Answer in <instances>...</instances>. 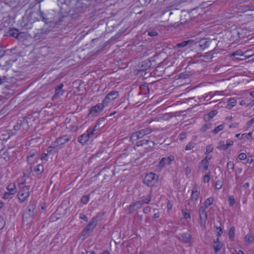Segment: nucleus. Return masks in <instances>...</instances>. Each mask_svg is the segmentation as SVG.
<instances>
[{
  "label": "nucleus",
  "mask_w": 254,
  "mask_h": 254,
  "mask_svg": "<svg viewBox=\"0 0 254 254\" xmlns=\"http://www.w3.org/2000/svg\"><path fill=\"white\" fill-rule=\"evenodd\" d=\"M7 190L11 193L14 194L16 192V186L14 184H10L7 187Z\"/></svg>",
  "instance_id": "30"
},
{
  "label": "nucleus",
  "mask_w": 254,
  "mask_h": 254,
  "mask_svg": "<svg viewBox=\"0 0 254 254\" xmlns=\"http://www.w3.org/2000/svg\"><path fill=\"white\" fill-rule=\"evenodd\" d=\"M119 95V92L117 91H112L109 93L103 100V103L105 105H107L110 102L115 100L117 99Z\"/></svg>",
  "instance_id": "12"
},
{
  "label": "nucleus",
  "mask_w": 254,
  "mask_h": 254,
  "mask_svg": "<svg viewBox=\"0 0 254 254\" xmlns=\"http://www.w3.org/2000/svg\"><path fill=\"white\" fill-rule=\"evenodd\" d=\"M177 237L184 243H189L191 240V235L189 233L179 234Z\"/></svg>",
  "instance_id": "16"
},
{
  "label": "nucleus",
  "mask_w": 254,
  "mask_h": 254,
  "mask_svg": "<svg viewBox=\"0 0 254 254\" xmlns=\"http://www.w3.org/2000/svg\"><path fill=\"white\" fill-rule=\"evenodd\" d=\"M213 150V147L212 145H209L206 146V154H209Z\"/></svg>",
  "instance_id": "54"
},
{
  "label": "nucleus",
  "mask_w": 254,
  "mask_h": 254,
  "mask_svg": "<svg viewBox=\"0 0 254 254\" xmlns=\"http://www.w3.org/2000/svg\"><path fill=\"white\" fill-rule=\"evenodd\" d=\"M230 57L233 58L232 62L234 63L243 61L242 64L254 62V57L251 56L245 55L241 50H237L232 53Z\"/></svg>",
  "instance_id": "2"
},
{
  "label": "nucleus",
  "mask_w": 254,
  "mask_h": 254,
  "mask_svg": "<svg viewBox=\"0 0 254 254\" xmlns=\"http://www.w3.org/2000/svg\"><path fill=\"white\" fill-rule=\"evenodd\" d=\"M224 128V126L223 124L220 125L217 127H216L213 130L212 133L214 134L218 133L219 131L222 130Z\"/></svg>",
  "instance_id": "35"
},
{
  "label": "nucleus",
  "mask_w": 254,
  "mask_h": 254,
  "mask_svg": "<svg viewBox=\"0 0 254 254\" xmlns=\"http://www.w3.org/2000/svg\"><path fill=\"white\" fill-rule=\"evenodd\" d=\"M55 147L53 146H49L47 148V151L49 153H53L55 151Z\"/></svg>",
  "instance_id": "62"
},
{
  "label": "nucleus",
  "mask_w": 254,
  "mask_h": 254,
  "mask_svg": "<svg viewBox=\"0 0 254 254\" xmlns=\"http://www.w3.org/2000/svg\"><path fill=\"white\" fill-rule=\"evenodd\" d=\"M253 237L252 235L248 234L245 237V241L249 244L252 243Z\"/></svg>",
  "instance_id": "46"
},
{
  "label": "nucleus",
  "mask_w": 254,
  "mask_h": 254,
  "mask_svg": "<svg viewBox=\"0 0 254 254\" xmlns=\"http://www.w3.org/2000/svg\"><path fill=\"white\" fill-rule=\"evenodd\" d=\"M210 178V175L209 173H206L204 176H203V182L204 183H208L209 182Z\"/></svg>",
  "instance_id": "51"
},
{
  "label": "nucleus",
  "mask_w": 254,
  "mask_h": 254,
  "mask_svg": "<svg viewBox=\"0 0 254 254\" xmlns=\"http://www.w3.org/2000/svg\"><path fill=\"white\" fill-rule=\"evenodd\" d=\"M225 66L224 65L217 64L216 66L214 67V71H215V70H219L220 68H225Z\"/></svg>",
  "instance_id": "63"
},
{
  "label": "nucleus",
  "mask_w": 254,
  "mask_h": 254,
  "mask_svg": "<svg viewBox=\"0 0 254 254\" xmlns=\"http://www.w3.org/2000/svg\"><path fill=\"white\" fill-rule=\"evenodd\" d=\"M37 202L36 201H30L27 210L23 214V220H27L29 218H32L35 214V209Z\"/></svg>",
  "instance_id": "4"
},
{
  "label": "nucleus",
  "mask_w": 254,
  "mask_h": 254,
  "mask_svg": "<svg viewBox=\"0 0 254 254\" xmlns=\"http://www.w3.org/2000/svg\"><path fill=\"white\" fill-rule=\"evenodd\" d=\"M71 139V136L67 135H64L58 138L55 141L56 146H61L68 142Z\"/></svg>",
  "instance_id": "17"
},
{
  "label": "nucleus",
  "mask_w": 254,
  "mask_h": 254,
  "mask_svg": "<svg viewBox=\"0 0 254 254\" xmlns=\"http://www.w3.org/2000/svg\"><path fill=\"white\" fill-rule=\"evenodd\" d=\"M233 141L228 140L226 141V144H223L220 146V148L224 150H227L230 146L233 145Z\"/></svg>",
  "instance_id": "27"
},
{
  "label": "nucleus",
  "mask_w": 254,
  "mask_h": 254,
  "mask_svg": "<svg viewBox=\"0 0 254 254\" xmlns=\"http://www.w3.org/2000/svg\"><path fill=\"white\" fill-rule=\"evenodd\" d=\"M159 217H160V213L159 212H157L154 214L152 219L153 221H154L157 218H158Z\"/></svg>",
  "instance_id": "64"
},
{
  "label": "nucleus",
  "mask_w": 254,
  "mask_h": 254,
  "mask_svg": "<svg viewBox=\"0 0 254 254\" xmlns=\"http://www.w3.org/2000/svg\"><path fill=\"white\" fill-rule=\"evenodd\" d=\"M94 130H93L91 128L89 127L86 131L87 134H89V137H91L94 134Z\"/></svg>",
  "instance_id": "55"
},
{
  "label": "nucleus",
  "mask_w": 254,
  "mask_h": 254,
  "mask_svg": "<svg viewBox=\"0 0 254 254\" xmlns=\"http://www.w3.org/2000/svg\"><path fill=\"white\" fill-rule=\"evenodd\" d=\"M192 74V72H184L180 73L178 78L185 79Z\"/></svg>",
  "instance_id": "34"
},
{
  "label": "nucleus",
  "mask_w": 254,
  "mask_h": 254,
  "mask_svg": "<svg viewBox=\"0 0 254 254\" xmlns=\"http://www.w3.org/2000/svg\"><path fill=\"white\" fill-rule=\"evenodd\" d=\"M183 216L184 218L186 219H190V213L187 211L183 210L182 211Z\"/></svg>",
  "instance_id": "53"
},
{
  "label": "nucleus",
  "mask_w": 254,
  "mask_h": 254,
  "mask_svg": "<svg viewBox=\"0 0 254 254\" xmlns=\"http://www.w3.org/2000/svg\"><path fill=\"white\" fill-rule=\"evenodd\" d=\"M194 143L193 142H190L189 143H188L187 146H186V148H185V150H190L192 148H193L194 147Z\"/></svg>",
  "instance_id": "56"
},
{
  "label": "nucleus",
  "mask_w": 254,
  "mask_h": 254,
  "mask_svg": "<svg viewBox=\"0 0 254 254\" xmlns=\"http://www.w3.org/2000/svg\"><path fill=\"white\" fill-rule=\"evenodd\" d=\"M88 9V5L83 0H78L74 8L75 12L77 13H84Z\"/></svg>",
  "instance_id": "10"
},
{
  "label": "nucleus",
  "mask_w": 254,
  "mask_h": 254,
  "mask_svg": "<svg viewBox=\"0 0 254 254\" xmlns=\"http://www.w3.org/2000/svg\"><path fill=\"white\" fill-rule=\"evenodd\" d=\"M12 194H13L11 193V192H5L3 194V198L5 199H9L11 197V195Z\"/></svg>",
  "instance_id": "57"
},
{
  "label": "nucleus",
  "mask_w": 254,
  "mask_h": 254,
  "mask_svg": "<svg viewBox=\"0 0 254 254\" xmlns=\"http://www.w3.org/2000/svg\"><path fill=\"white\" fill-rule=\"evenodd\" d=\"M140 93L137 92H130L128 94V99L129 102L133 104H136L137 102H139V96Z\"/></svg>",
  "instance_id": "19"
},
{
  "label": "nucleus",
  "mask_w": 254,
  "mask_h": 254,
  "mask_svg": "<svg viewBox=\"0 0 254 254\" xmlns=\"http://www.w3.org/2000/svg\"><path fill=\"white\" fill-rule=\"evenodd\" d=\"M227 168L228 170H231V171H229V173L231 174L232 172L234 171L235 164L233 161H229L227 164Z\"/></svg>",
  "instance_id": "33"
},
{
  "label": "nucleus",
  "mask_w": 254,
  "mask_h": 254,
  "mask_svg": "<svg viewBox=\"0 0 254 254\" xmlns=\"http://www.w3.org/2000/svg\"><path fill=\"white\" fill-rule=\"evenodd\" d=\"M140 92L138 93L140 94L146 95L149 93V89L148 85H142L140 86Z\"/></svg>",
  "instance_id": "26"
},
{
  "label": "nucleus",
  "mask_w": 254,
  "mask_h": 254,
  "mask_svg": "<svg viewBox=\"0 0 254 254\" xmlns=\"http://www.w3.org/2000/svg\"><path fill=\"white\" fill-rule=\"evenodd\" d=\"M151 211V208L149 206H146L143 208V211L145 214L149 213Z\"/></svg>",
  "instance_id": "61"
},
{
  "label": "nucleus",
  "mask_w": 254,
  "mask_h": 254,
  "mask_svg": "<svg viewBox=\"0 0 254 254\" xmlns=\"http://www.w3.org/2000/svg\"><path fill=\"white\" fill-rule=\"evenodd\" d=\"M224 65L225 66V68H220L219 70H215L214 72H216L218 74H222L223 73L225 72L227 70H229V69H227V66L229 65V64H224Z\"/></svg>",
  "instance_id": "41"
},
{
  "label": "nucleus",
  "mask_w": 254,
  "mask_h": 254,
  "mask_svg": "<svg viewBox=\"0 0 254 254\" xmlns=\"http://www.w3.org/2000/svg\"><path fill=\"white\" fill-rule=\"evenodd\" d=\"M159 177L152 172L148 173L143 179V184L148 187H152L158 182Z\"/></svg>",
  "instance_id": "5"
},
{
  "label": "nucleus",
  "mask_w": 254,
  "mask_h": 254,
  "mask_svg": "<svg viewBox=\"0 0 254 254\" xmlns=\"http://www.w3.org/2000/svg\"><path fill=\"white\" fill-rule=\"evenodd\" d=\"M140 130L141 131V132L144 136L150 134L152 131V129L150 127H147V128H143V129H140Z\"/></svg>",
  "instance_id": "37"
},
{
  "label": "nucleus",
  "mask_w": 254,
  "mask_h": 254,
  "mask_svg": "<svg viewBox=\"0 0 254 254\" xmlns=\"http://www.w3.org/2000/svg\"><path fill=\"white\" fill-rule=\"evenodd\" d=\"M199 194L200 191L197 190V187L194 186L191 190L190 200L193 203H195L198 199Z\"/></svg>",
  "instance_id": "20"
},
{
  "label": "nucleus",
  "mask_w": 254,
  "mask_h": 254,
  "mask_svg": "<svg viewBox=\"0 0 254 254\" xmlns=\"http://www.w3.org/2000/svg\"><path fill=\"white\" fill-rule=\"evenodd\" d=\"M144 136L140 130L132 133L130 137V140L132 142L142 138Z\"/></svg>",
  "instance_id": "21"
},
{
  "label": "nucleus",
  "mask_w": 254,
  "mask_h": 254,
  "mask_svg": "<svg viewBox=\"0 0 254 254\" xmlns=\"http://www.w3.org/2000/svg\"><path fill=\"white\" fill-rule=\"evenodd\" d=\"M19 125H20V127L24 126H28V122L26 120L23 119L22 120H19L17 122Z\"/></svg>",
  "instance_id": "45"
},
{
  "label": "nucleus",
  "mask_w": 254,
  "mask_h": 254,
  "mask_svg": "<svg viewBox=\"0 0 254 254\" xmlns=\"http://www.w3.org/2000/svg\"><path fill=\"white\" fill-rule=\"evenodd\" d=\"M96 157L97 160L100 161L101 163H104L109 158V154L106 151L102 150L96 154Z\"/></svg>",
  "instance_id": "14"
},
{
  "label": "nucleus",
  "mask_w": 254,
  "mask_h": 254,
  "mask_svg": "<svg viewBox=\"0 0 254 254\" xmlns=\"http://www.w3.org/2000/svg\"><path fill=\"white\" fill-rule=\"evenodd\" d=\"M217 114V111L216 110L211 111L207 115L204 116V119L205 121H209L216 115Z\"/></svg>",
  "instance_id": "25"
},
{
  "label": "nucleus",
  "mask_w": 254,
  "mask_h": 254,
  "mask_svg": "<svg viewBox=\"0 0 254 254\" xmlns=\"http://www.w3.org/2000/svg\"><path fill=\"white\" fill-rule=\"evenodd\" d=\"M148 34L151 37H154L157 36L158 35V33L155 30H151L150 31H148Z\"/></svg>",
  "instance_id": "59"
},
{
  "label": "nucleus",
  "mask_w": 254,
  "mask_h": 254,
  "mask_svg": "<svg viewBox=\"0 0 254 254\" xmlns=\"http://www.w3.org/2000/svg\"><path fill=\"white\" fill-rule=\"evenodd\" d=\"M27 16L26 17L27 20V23H22V26L26 27V28H29V23L31 24L36 21L42 20L46 24L52 23L54 20V17L50 13L47 14L40 10L39 8L36 10H32L30 11H27Z\"/></svg>",
  "instance_id": "1"
},
{
  "label": "nucleus",
  "mask_w": 254,
  "mask_h": 254,
  "mask_svg": "<svg viewBox=\"0 0 254 254\" xmlns=\"http://www.w3.org/2000/svg\"><path fill=\"white\" fill-rule=\"evenodd\" d=\"M211 123H207L205 125H204L202 126V127L200 128V131L202 132H205L207 129H209L211 127Z\"/></svg>",
  "instance_id": "38"
},
{
  "label": "nucleus",
  "mask_w": 254,
  "mask_h": 254,
  "mask_svg": "<svg viewBox=\"0 0 254 254\" xmlns=\"http://www.w3.org/2000/svg\"><path fill=\"white\" fill-rule=\"evenodd\" d=\"M89 200V195H84L81 198V202L83 204H87Z\"/></svg>",
  "instance_id": "42"
},
{
  "label": "nucleus",
  "mask_w": 254,
  "mask_h": 254,
  "mask_svg": "<svg viewBox=\"0 0 254 254\" xmlns=\"http://www.w3.org/2000/svg\"><path fill=\"white\" fill-rule=\"evenodd\" d=\"M237 103L236 100L234 98L229 99L228 100V105H231V107H234Z\"/></svg>",
  "instance_id": "48"
},
{
  "label": "nucleus",
  "mask_w": 254,
  "mask_h": 254,
  "mask_svg": "<svg viewBox=\"0 0 254 254\" xmlns=\"http://www.w3.org/2000/svg\"><path fill=\"white\" fill-rule=\"evenodd\" d=\"M135 210L136 208L134 207L132 203L128 206V213L130 214H132Z\"/></svg>",
  "instance_id": "44"
},
{
  "label": "nucleus",
  "mask_w": 254,
  "mask_h": 254,
  "mask_svg": "<svg viewBox=\"0 0 254 254\" xmlns=\"http://www.w3.org/2000/svg\"><path fill=\"white\" fill-rule=\"evenodd\" d=\"M197 43L195 42L194 40H189L188 41H184L182 42L181 43L177 44L174 46V49H178L181 48H183L186 46H189L190 47L192 46L193 45L196 44Z\"/></svg>",
  "instance_id": "18"
},
{
  "label": "nucleus",
  "mask_w": 254,
  "mask_h": 254,
  "mask_svg": "<svg viewBox=\"0 0 254 254\" xmlns=\"http://www.w3.org/2000/svg\"><path fill=\"white\" fill-rule=\"evenodd\" d=\"M9 35L13 37L16 38V33H18V31L16 29L9 30Z\"/></svg>",
  "instance_id": "52"
},
{
  "label": "nucleus",
  "mask_w": 254,
  "mask_h": 254,
  "mask_svg": "<svg viewBox=\"0 0 254 254\" xmlns=\"http://www.w3.org/2000/svg\"><path fill=\"white\" fill-rule=\"evenodd\" d=\"M105 104L103 103V101L101 103H98L95 106H92L90 109L89 114L95 115V114L100 113L104 108Z\"/></svg>",
  "instance_id": "13"
},
{
  "label": "nucleus",
  "mask_w": 254,
  "mask_h": 254,
  "mask_svg": "<svg viewBox=\"0 0 254 254\" xmlns=\"http://www.w3.org/2000/svg\"><path fill=\"white\" fill-rule=\"evenodd\" d=\"M207 208L199 205L198 213L200 219V225L204 229L205 228L206 223L207 219V214L206 211Z\"/></svg>",
  "instance_id": "7"
},
{
  "label": "nucleus",
  "mask_w": 254,
  "mask_h": 254,
  "mask_svg": "<svg viewBox=\"0 0 254 254\" xmlns=\"http://www.w3.org/2000/svg\"><path fill=\"white\" fill-rule=\"evenodd\" d=\"M211 158H208L207 156H206L203 159H202L200 161L199 164V168H200V166H202L204 171H207L208 169V161Z\"/></svg>",
  "instance_id": "24"
},
{
  "label": "nucleus",
  "mask_w": 254,
  "mask_h": 254,
  "mask_svg": "<svg viewBox=\"0 0 254 254\" xmlns=\"http://www.w3.org/2000/svg\"><path fill=\"white\" fill-rule=\"evenodd\" d=\"M229 204L231 206H233L235 203V199L233 195H230L228 198Z\"/></svg>",
  "instance_id": "47"
},
{
  "label": "nucleus",
  "mask_w": 254,
  "mask_h": 254,
  "mask_svg": "<svg viewBox=\"0 0 254 254\" xmlns=\"http://www.w3.org/2000/svg\"><path fill=\"white\" fill-rule=\"evenodd\" d=\"M105 120L106 119L105 118H101L97 120L96 123L101 128H102L105 125Z\"/></svg>",
  "instance_id": "36"
},
{
  "label": "nucleus",
  "mask_w": 254,
  "mask_h": 254,
  "mask_svg": "<svg viewBox=\"0 0 254 254\" xmlns=\"http://www.w3.org/2000/svg\"><path fill=\"white\" fill-rule=\"evenodd\" d=\"M98 217H94L90 221L89 223L86 225L85 228L81 231V236H88L90 233L92 232L97 224Z\"/></svg>",
  "instance_id": "3"
},
{
  "label": "nucleus",
  "mask_w": 254,
  "mask_h": 254,
  "mask_svg": "<svg viewBox=\"0 0 254 254\" xmlns=\"http://www.w3.org/2000/svg\"><path fill=\"white\" fill-rule=\"evenodd\" d=\"M235 231V228L234 227H232L230 228L229 231V237L231 241H234Z\"/></svg>",
  "instance_id": "32"
},
{
  "label": "nucleus",
  "mask_w": 254,
  "mask_h": 254,
  "mask_svg": "<svg viewBox=\"0 0 254 254\" xmlns=\"http://www.w3.org/2000/svg\"><path fill=\"white\" fill-rule=\"evenodd\" d=\"M151 196L150 195H148L147 196V197L144 199H142L141 200H140L139 201H140L141 203H142V204H148L150 202V200H151Z\"/></svg>",
  "instance_id": "39"
},
{
  "label": "nucleus",
  "mask_w": 254,
  "mask_h": 254,
  "mask_svg": "<svg viewBox=\"0 0 254 254\" xmlns=\"http://www.w3.org/2000/svg\"><path fill=\"white\" fill-rule=\"evenodd\" d=\"M34 170L37 174H41L44 171L43 165L41 164H39L37 165L35 167Z\"/></svg>",
  "instance_id": "31"
},
{
  "label": "nucleus",
  "mask_w": 254,
  "mask_h": 254,
  "mask_svg": "<svg viewBox=\"0 0 254 254\" xmlns=\"http://www.w3.org/2000/svg\"><path fill=\"white\" fill-rule=\"evenodd\" d=\"M149 64H136L134 66L133 73L134 75L144 76L147 74L146 71L151 67Z\"/></svg>",
  "instance_id": "6"
},
{
  "label": "nucleus",
  "mask_w": 254,
  "mask_h": 254,
  "mask_svg": "<svg viewBox=\"0 0 254 254\" xmlns=\"http://www.w3.org/2000/svg\"><path fill=\"white\" fill-rule=\"evenodd\" d=\"M175 160L174 155H170L168 157H163L157 165V167L161 170L166 165H169Z\"/></svg>",
  "instance_id": "11"
},
{
  "label": "nucleus",
  "mask_w": 254,
  "mask_h": 254,
  "mask_svg": "<svg viewBox=\"0 0 254 254\" xmlns=\"http://www.w3.org/2000/svg\"><path fill=\"white\" fill-rule=\"evenodd\" d=\"M5 225V221L2 216H0V230L4 228Z\"/></svg>",
  "instance_id": "50"
},
{
  "label": "nucleus",
  "mask_w": 254,
  "mask_h": 254,
  "mask_svg": "<svg viewBox=\"0 0 254 254\" xmlns=\"http://www.w3.org/2000/svg\"><path fill=\"white\" fill-rule=\"evenodd\" d=\"M37 151L35 150H33L29 152V155L27 157V161L29 162L30 161V158L33 157L37 154Z\"/></svg>",
  "instance_id": "40"
},
{
  "label": "nucleus",
  "mask_w": 254,
  "mask_h": 254,
  "mask_svg": "<svg viewBox=\"0 0 254 254\" xmlns=\"http://www.w3.org/2000/svg\"><path fill=\"white\" fill-rule=\"evenodd\" d=\"M14 50V49H12L10 51H8V55L7 56H10L11 57L7 60L6 64H8L10 62H15L17 61L18 54L12 52Z\"/></svg>",
  "instance_id": "23"
},
{
  "label": "nucleus",
  "mask_w": 254,
  "mask_h": 254,
  "mask_svg": "<svg viewBox=\"0 0 254 254\" xmlns=\"http://www.w3.org/2000/svg\"><path fill=\"white\" fill-rule=\"evenodd\" d=\"M63 87L64 84L62 83L55 87V94L53 96V99H57L64 94L65 90L63 89Z\"/></svg>",
  "instance_id": "15"
},
{
  "label": "nucleus",
  "mask_w": 254,
  "mask_h": 254,
  "mask_svg": "<svg viewBox=\"0 0 254 254\" xmlns=\"http://www.w3.org/2000/svg\"><path fill=\"white\" fill-rule=\"evenodd\" d=\"M214 198L213 197H210L208 198L204 202V205L202 206L206 208H207L209 206L211 205L214 201Z\"/></svg>",
  "instance_id": "28"
},
{
  "label": "nucleus",
  "mask_w": 254,
  "mask_h": 254,
  "mask_svg": "<svg viewBox=\"0 0 254 254\" xmlns=\"http://www.w3.org/2000/svg\"><path fill=\"white\" fill-rule=\"evenodd\" d=\"M238 158L241 160H244L246 159L247 155L244 153H241L239 155Z\"/></svg>",
  "instance_id": "58"
},
{
  "label": "nucleus",
  "mask_w": 254,
  "mask_h": 254,
  "mask_svg": "<svg viewBox=\"0 0 254 254\" xmlns=\"http://www.w3.org/2000/svg\"><path fill=\"white\" fill-rule=\"evenodd\" d=\"M151 136L148 137V139H142L137 141L136 143V146L137 147H143L145 149H150L157 144L154 141L150 140Z\"/></svg>",
  "instance_id": "8"
},
{
  "label": "nucleus",
  "mask_w": 254,
  "mask_h": 254,
  "mask_svg": "<svg viewBox=\"0 0 254 254\" xmlns=\"http://www.w3.org/2000/svg\"><path fill=\"white\" fill-rule=\"evenodd\" d=\"M29 186H24L18 192L17 196L20 202H23L28 198L29 196Z\"/></svg>",
  "instance_id": "9"
},
{
  "label": "nucleus",
  "mask_w": 254,
  "mask_h": 254,
  "mask_svg": "<svg viewBox=\"0 0 254 254\" xmlns=\"http://www.w3.org/2000/svg\"><path fill=\"white\" fill-rule=\"evenodd\" d=\"M89 139V134H87V133H84L78 137V141L83 145L87 143Z\"/></svg>",
  "instance_id": "22"
},
{
  "label": "nucleus",
  "mask_w": 254,
  "mask_h": 254,
  "mask_svg": "<svg viewBox=\"0 0 254 254\" xmlns=\"http://www.w3.org/2000/svg\"><path fill=\"white\" fill-rule=\"evenodd\" d=\"M132 204L136 208V210L140 208L142 206V203L139 201L133 202Z\"/></svg>",
  "instance_id": "49"
},
{
  "label": "nucleus",
  "mask_w": 254,
  "mask_h": 254,
  "mask_svg": "<svg viewBox=\"0 0 254 254\" xmlns=\"http://www.w3.org/2000/svg\"><path fill=\"white\" fill-rule=\"evenodd\" d=\"M214 244L213 245V247L215 251V252L216 253H217L219 251H220L221 250V249L222 248L223 244L221 243H217V242H215V240L214 241Z\"/></svg>",
  "instance_id": "29"
},
{
  "label": "nucleus",
  "mask_w": 254,
  "mask_h": 254,
  "mask_svg": "<svg viewBox=\"0 0 254 254\" xmlns=\"http://www.w3.org/2000/svg\"><path fill=\"white\" fill-rule=\"evenodd\" d=\"M79 218L84 220L85 222L88 221V218L83 213H81L79 215Z\"/></svg>",
  "instance_id": "60"
},
{
  "label": "nucleus",
  "mask_w": 254,
  "mask_h": 254,
  "mask_svg": "<svg viewBox=\"0 0 254 254\" xmlns=\"http://www.w3.org/2000/svg\"><path fill=\"white\" fill-rule=\"evenodd\" d=\"M223 185V183L222 181H220V180L217 181L215 182V189H216L217 190L221 189L222 188Z\"/></svg>",
  "instance_id": "43"
}]
</instances>
